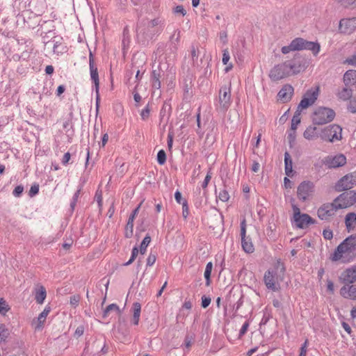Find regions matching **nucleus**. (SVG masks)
<instances>
[{"label": "nucleus", "instance_id": "obj_1", "mask_svg": "<svg viewBox=\"0 0 356 356\" xmlns=\"http://www.w3.org/2000/svg\"><path fill=\"white\" fill-rule=\"evenodd\" d=\"M306 68L305 61L300 56L275 65L269 72L272 81H280L292 74H296Z\"/></svg>", "mask_w": 356, "mask_h": 356}, {"label": "nucleus", "instance_id": "obj_2", "mask_svg": "<svg viewBox=\"0 0 356 356\" xmlns=\"http://www.w3.org/2000/svg\"><path fill=\"white\" fill-rule=\"evenodd\" d=\"M165 26V19L158 17L152 19H146L140 22L136 27V36L139 41L143 42L159 35Z\"/></svg>", "mask_w": 356, "mask_h": 356}, {"label": "nucleus", "instance_id": "obj_3", "mask_svg": "<svg viewBox=\"0 0 356 356\" xmlns=\"http://www.w3.org/2000/svg\"><path fill=\"white\" fill-rule=\"evenodd\" d=\"M356 257V236H350L341 242L331 255L332 261L348 263Z\"/></svg>", "mask_w": 356, "mask_h": 356}, {"label": "nucleus", "instance_id": "obj_4", "mask_svg": "<svg viewBox=\"0 0 356 356\" xmlns=\"http://www.w3.org/2000/svg\"><path fill=\"white\" fill-rule=\"evenodd\" d=\"M291 47L293 51L309 50L314 56H316L321 50V45L318 42L307 41L302 38L293 40L291 42Z\"/></svg>", "mask_w": 356, "mask_h": 356}, {"label": "nucleus", "instance_id": "obj_5", "mask_svg": "<svg viewBox=\"0 0 356 356\" xmlns=\"http://www.w3.org/2000/svg\"><path fill=\"white\" fill-rule=\"evenodd\" d=\"M334 111L329 108L319 107L313 113L312 121L315 124H327L334 118Z\"/></svg>", "mask_w": 356, "mask_h": 356}, {"label": "nucleus", "instance_id": "obj_6", "mask_svg": "<svg viewBox=\"0 0 356 356\" xmlns=\"http://www.w3.org/2000/svg\"><path fill=\"white\" fill-rule=\"evenodd\" d=\"M341 132L342 128L339 125L333 124L323 129L320 137L323 140L333 143L341 140Z\"/></svg>", "mask_w": 356, "mask_h": 356}, {"label": "nucleus", "instance_id": "obj_7", "mask_svg": "<svg viewBox=\"0 0 356 356\" xmlns=\"http://www.w3.org/2000/svg\"><path fill=\"white\" fill-rule=\"evenodd\" d=\"M232 104L230 86H223L219 91V95L216 103V109L221 112H225Z\"/></svg>", "mask_w": 356, "mask_h": 356}, {"label": "nucleus", "instance_id": "obj_8", "mask_svg": "<svg viewBox=\"0 0 356 356\" xmlns=\"http://www.w3.org/2000/svg\"><path fill=\"white\" fill-rule=\"evenodd\" d=\"M334 202L339 209L348 208L356 203V192L350 191L343 193Z\"/></svg>", "mask_w": 356, "mask_h": 356}, {"label": "nucleus", "instance_id": "obj_9", "mask_svg": "<svg viewBox=\"0 0 356 356\" xmlns=\"http://www.w3.org/2000/svg\"><path fill=\"white\" fill-rule=\"evenodd\" d=\"M319 93V88L315 87L308 90L302 97L300 104H298V109L302 110L313 105L318 98Z\"/></svg>", "mask_w": 356, "mask_h": 356}, {"label": "nucleus", "instance_id": "obj_10", "mask_svg": "<svg viewBox=\"0 0 356 356\" xmlns=\"http://www.w3.org/2000/svg\"><path fill=\"white\" fill-rule=\"evenodd\" d=\"M293 220L298 228L303 229L309 224H313V219L307 213H301L296 205H293Z\"/></svg>", "mask_w": 356, "mask_h": 356}, {"label": "nucleus", "instance_id": "obj_11", "mask_svg": "<svg viewBox=\"0 0 356 356\" xmlns=\"http://www.w3.org/2000/svg\"><path fill=\"white\" fill-rule=\"evenodd\" d=\"M106 353L105 343L102 340H96L91 346L88 344L85 348L82 356H100L101 353Z\"/></svg>", "mask_w": 356, "mask_h": 356}, {"label": "nucleus", "instance_id": "obj_12", "mask_svg": "<svg viewBox=\"0 0 356 356\" xmlns=\"http://www.w3.org/2000/svg\"><path fill=\"white\" fill-rule=\"evenodd\" d=\"M356 185V175L349 173L341 177L335 185V190L341 192L352 188Z\"/></svg>", "mask_w": 356, "mask_h": 356}, {"label": "nucleus", "instance_id": "obj_13", "mask_svg": "<svg viewBox=\"0 0 356 356\" xmlns=\"http://www.w3.org/2000/svg\"><path fill=\"white\" fill-rule=\"evenodd\" d=\"M241 227V246L243 250L246 253H252L254 250V247L250 237L246 236V221L243 219L240 224Z\"/></svg>", "mask_w": 356, "mask_h": 356}, {"label": "nucleus", "instance_id": "obj_14", "mask_svg": "<svg viewBox=\"0 0 356 356\" xmlns=\"http://www.w3.org/2000/svg\"><path fill=\"white\" fill-rule=\"evenodd\" d=\"M339 209L334 202L323 204L317 211L318 218L323 220H327L333 216Z\"/></svg>", "mask_w": 356, "mask_h": 356}, {"label": "nucleus", "instance_id": "obj_15", "mask_svg": "<svg viewBox=\"0 0 356 356\" xmlns=\"http://www.w3.org/2000/svg\"><path fill=\"white\" fill-rule=\"evenodd\" d=\"M264 281L268 289L277 291L280 289L277 282V273L275 270H268L264 277Z\"/></svg>", "mask_w": 356, "mask_h": 356}, {"label": "nucleus", "instance_id": "obj_16", "mask_svg": "<svg viewBox=\"0 0 356 356\" xmlns=\"http://www.w3.org/2000/svg\"><path fill=\"white\" fill-rule=\"evenodd\" d=\"M314 185L312 181H305L298 187L297 193L300 200L305 201L313 193Z\"/></svg>", "mask_w": 356, "mask_h": 356}, {"label": "nucleus", "instance_id": "obj_17", "mask_svg": "<svg viewBox=\"0 0 356 356\" xmlns=\"http://www.w3.org/2000/svg\"><path fill=\"white\" fill-rule=\"evenodd\" d=\"M323 163L329 168H337L346 163V158L342 154L327 156L325 158Z\"/></svg>", "mask_w": 356, "mask_h": 356}, {"label": "nucleus", "instance_id": "obj_18", "mask_svg": "<svg viewBox=\"0 0 356 356\" xmlns=\"http://www.w3.org/2000/svg\"><path fill=\"white\" fill-rule=\"evenodd\" d=\"M339 29L340 32L346 34L354 32L356 30V17L341 19Z\"/></svg>", "mask_w": 356, "mask_h": 356}, {"label": "nucleus", "instance_id": "obj_19", "mask_svg": "<svg viewBox=\"0 0 356 356\" xmlns=\"http://www.w3.org/2000/svg\"><path fill=\"white\" fill-rule=\"evenodd\" d=\"M141 203L132 211L129 216L127 225L124 229V236L127 238H130L133 236L134 232V222L136 216L138 215Z\"/></svg>", "mask_w": 356, "mask_h": 356}, {"label": "nucleus", "instance_id": "obj_20", "mask_svg": "<svg viewBox=\"0 0 356 356\" xmlns=\"http://www.w3.org/2000/svg\"><path fill=\"white\" fill-rule=\"evenodd\" d=\"M293 91V88L291 85L286 84L279 91L277 96L283 102H286L291 99Z\"/></svg>", "mask_w": 356, "mask_h": 356}, {"label": "nucleus", "instance_id": "obj_21", "mask_svg": "<svg viewBox=\"0 0 356 356\" xmlns=\"http://www.w3.org/2000/svg\"><path fill=\"white\" fill-rule=\"evenodd\" d=\"M344 282L353 283L356 282V266L346 269L341 275Z\"/></svg>", "mask_w": 356, "mask_h": 356}, {"label": "nucleus", "instance_id": "obj_22", "mask_svg": "<svg viewBox=\"0 0 356 356\" xmlns=\"http://www.w3.org/2000/svg\"><path fill=\"white\" fill-rule=\"evenodd\" d=\"M340 293L345 298L356 300V285L343 286L340 290Z\"/></svg>", "mask_w": 356, "mask_h": 356}, {"label": "nucleus", "instance_id": "obj_23", "mask_svg": "<svg viewBox=\"0 0 356 356\" xmlns=\"http://www.w3.org/2000/svg\"><path fill=\"white\" fill-rule=\"evenodd\" d=\"M343 83L346 87L355 86L356 88V71L350 70L345 72L343 75Z\"/></svg>", "mask_w": 356, "mask_h": 356}, {"label": "nucleus", "instance_id": "obj_24", "mask_svg": "<svg viewBox=\"0 0 356 356\" xmlns=\"http://www.w3.org/2000/svg\"><path fill=\"white\" fill-rule=\"evenodd\" d=\"M163 72L161 71L158 67L157 69H154L151 75V81L152 87L154 89H159L161 88L160 78L161 77Z\"/></svg>", "mask_w": 356, "mask_h": 356}, {"label": "nucleus", "instance_id": "obj_25", "mask_svg": "<svg viewBox=\"0 0 356 356\" xmlns=\"http://www.w3.org/2000/svg\"><path fill=\"white\" fill-rule=\"evenodd\" d=\"M47 292L42 285H38L35 289V299L38 304H42L46 298Z\"/></svg>", "mask_w": 356, "mask_h": 356}, {"label": "nucleus", "instance_id": "obj_26", "mask_svg": "<svg viewBox=\"0 0 356 356\" xmlns=\"http://www.w3.org/2000/svg\"><path fill=\"white\" fill-rule=\"evenodd\" d=\"M285 173L288 177L293 176V162L289 152L284 153Z\"/></svg>", "mask_w": 356, "mask_h": 356}, {"label": "nucleus", "instance_id": "obj_27", "mask_svg": "<svg viewBox=\"0 0 356 356\" xmlns=\"http://www.w3.org/2000/svg\"><path fill=\"white\" fill-rule=\"evenodd\" d=\"M90 77L95 86V90L97 94L99 91V75L97 72V68L95 65H90Z\"/></svg>", "mask_w": 356, "mask_h": 356}, {"label": "nucleus", "instance_id": "obj_28", "mask_svg": "<svg viewBox=\"0 0 356 356\" xmlns=\"http://www.w3.org/2000/svg\"><path fill=\"white\" fill-rule=\"evenodd\" d=\"M303 136L309 140H314L318 138V135L316 132V127L312 126L307 127L303 133Z\"/></svg>", "mask_w": 356, "mask_h": 356}, {"label": "nucleus", "instance_id": "obj_29", "mask_svg": "<svg viewBox=\"0 0 356 356\" xmlns=\"http://www.w3.org/2000/svg\"><path fill=\"white\" fill-rule=\"evenodd\" d=\"M132 308L134 311L133 323L134 325H137L140 319L141 305L139 302H134Z\"/></svg>", "mask_w": 356, "mask_h": 356}, {"label": "nucleus", "instance_id": "obj_30", "mask_svg": "<svg viewBox=\"0 0 356 356\" xmlns=\"http://www.w3.org/2000/svg\"><path fill=\"white\" fill-rule=\"evenodd\" d=\"M51 311V309L49 307H46L44 310L39 314L38 317V325H37L36 328H40L42 327V325L44 324L47 316L49 314Z\"/></svg>", "mask_w": 356, "mask_h": 356}, {"label": "nucleus", "instance_id": "obj_31", "mask_svg": "<svg viewBox=\"0 0 356 356\" xmlns=\"http://www.w3.org/2000/svg\"><path fill=\"white\" fill-rule=\"evenodd\" d=\"M345 223L348 229L351 228L356 223V214L355 213H348L346 216Z\"/></svg>", "mask_w": 356, "mask_h": 356}, {"label": "nucleus", "instance_id": "obj_32", "mask_svg": "<svg viewBox=\"0 0 356 356\" xmlns=\"http://www.w3.org/2000/svg\"><path fill=\"white\" fill-rule=\"evenodd\" d=\"M337 96L342 100L349 99L352 96V90L348 88H343L338 92Z\"/></svg>", "mask_w": 356, "mask_h": 356}, {"label": "nucleus", "instance_id": "obj_33", "mask_svg": "<svg viewBox=\"0 0 356 356\" xmlns=\"http://www.w3.org/2000/svg\"><path fill=\"white\" fill-rule=\"evenodd\" d=\"M112 312H115L116 313L120 312L119 307L116 304H111L106 307L103 312V318H107Z\"/></svg>", "mask_w": 356, "mask_h": 356}, {"label": "nucleus", "instance_id": "obj_34", "mask_svg": "<svg viewBox=\"0 0 356 356\" xmlns=\"http://www.w3.org/2000/svg\"><path fill=\"white\" fill-rule=\"evenodd\" d=\"M213 268V264L211 262H209L207 264L205 271L204 273V278L206 280V284L209 286L211 282V274Z\"/></svg>", "mask_w": 356, "mask_h": 356}, {"label": "nucleus", "instance_id": "obj_35", "mask_svg": "<svg viewBox=\"0 0 356 356\" xmlns=\"http://www.w3.org/2000/svg\"><path fill=\"white\" fill-rule=\"evenodd\" d=\"M300 123V110H297L291 120V129L296 130L298 125Z\"/></svg>", "mask_w": 356, "mask_h": 356}, {"label": "nucleus", "instance_id": "obj_36", "mask_svg": "<svg viewBox=\"0 0 356 356\" xmlns=\"http://www.w3.org/2000/svg\"><path fill=\"white\" fill-rule=\"evenodd\" d=\"M151 242V237L147 234L145 236L140 246V252L144 254L146 252L147 248Z\"/></svg>", "mask_w": 356, "mask_h": 356}, {"label": "nucleus", "instance_id": "obj_37", "mask_svg": "<svg viewBox=\"0 0 356 356\" xmlns=\"http://www.w3.org/2000/svg\"><path fill=\"white\" fill-rule=\"evenodd\" d=\"M10 334L9 330L4 324H0V341H5Z\"/></svg>", "mask_w": 356, "mask_h": 356}, {"label": "nucleus", "instance_id": "obj_38", "mask_svg": "<svg viewBox=\"0 0 356 356\" xmlns=\"http://www.w3.org/2000/svg\"><path fill=\"white\" fill-rule=\"evenodd\" d=\"M180 37H181L180 30H179V29L175 30L174 33L170 36V41H171L172 44H175V46H176L179 42Z\"/></svg>", "mask_w": 356, "mask_h": 356}, {"label": "nucleus", "instance_id": "obj_39", "mask_svg": "<svg viewBox=\"0 0 356 356\" xmlns=\"http://www.w3.org/2000/svg\"><path fill=\"white\" fill-rule=\"evenodd\" d=\"M150 106L147 104L145 107L140 111V116L143 120H147L150 114Z\"/></svg>", "mask_w": 356, "mask_h": 356}, {"label": "nucleus", "instance_id": "obj_40", "mask_svg": "<svg viewBox=\"0 0 356 356\" xmlns=\"http://www.w3.org/2000/svg\"><path fill=\"white\" fill-rule=\"evenodd\" d=\"M166 161V154L164 150L161 149L157 154V162L160 165H163Z\"/></svg>", "mask_w": 356, "mask_h": 356}, {"label": "nucleus", "instance_id": "obj_41", "mask_svg": "<svg viewBox=\"0 0 356 356\" xmlns=\"http://www.w3.org/2000/svg\"><path fill=\"white\" fill-rule=\"evenodd\" d=\"M218 197L219 198L220 200H221L222 202H227L229 199V195L227 192V191L226 189H223L222 190L218 195Z\"/></svg>", "mask_w": 356, "mask_h": 356}, {"label": "nucleus", "instance_id": "obj_42", "mask_svg": "<svg viewBox=\"0 0 356 356\" xmlns=\"http://www.w3.org/2000/svg\"><path fill=\"white\" fill-rule=\"evenodd\" d=\"M8 310L9 307L6 302L3 298H0V314H5Z\"/></svg>", "mask_w": 356, "mask_h": 356}, {"label": "nucleus", "instance_id": "obj_43", "mask_svg": "<svg viewBox=\"0 0 356 356\" xmlns=\"http://www.w3.org/2000/svg\"><path fill=\"white\" fill-rule=\"evenodd\" d=\"M198 56H199V54H198L197 49H195V47L194 46H192L191 50V58L193 61V65H195L197 63Z\"/></svg>", "mask_w": 356, "mask_h": 356}, {"label": "nucleus", "instance_id": "obj_44", "mask_svg": "<svg viewBox=\"0 0 356 356\" xmlns=\"http://www.w3.org/2000/svg\"><path fill=\"white\" fill-rule=\"evenodd\" d=\"M80 192H81V189L77 190L72 197V200L70 203V207L72 210L74 209V207L76 206V204L78 201V199H79V197L80 195Z\"/></svg>", "mask_w": 356, "mask_h": 356}, {"label": "nucleus", "instance_id": "obj_45", "mask_svg": "<svg viewBox=\"0 0 356 356\" xmlns=\"http://www.w3.org/2000/svg\"><path fill=\"white\" fill-rule=\"evenodd\" d=\"M173 13L175 15H180L181 16H184L186 14V10L184 9L183 6L179 5V6H177L173 9Z\"/></svg>", "mask_w": 356, "mask_h": 356}, {"label": "nucleus", "instance_id": "obj_46", "mask_svg": "<svg viewBox=\"0 0 356 356\" xmlns=\"http://www.w3.org/2000/svg\"><path fill=\"white\" fill-rule=\"evenodd\" d=\"M348 109L352 113H356V98L350 99L348 105Z\"/></svg>", "mask_w": 356, "mask_h": 356}, {"label": "nucleus", "instance_id": "obj_47", "mask_svg": "<svg viewBox=\"0 0 356 356\" xmlns=\"http://www.w3.org/2000/svg\"><path fill=\"white\" fill-rule=\"evenodd\" d=\"M189 214V209L188 202L184 200L182 202V215L184 218H186Z\"/></svg>", "mask_w": 356, "mask_h": 356}, {"label": "nucleus", "instance_id": "obj_48", "mask_svg": "<svg viewBox=\"0 0 356 356\" xmlns=\"http://www.w3.org/2000/svg\"><path fill=\"white\" fill-rule=\"evenodd\" d=\"M230 59L229 53L227 49H225L222 50V62L224 65H227L229 60Z\"/></svg>", "mask_w": 356, "mask_h": 356}, {"label": "nucleus", "instance_id": "obj_49", "mask_svg": "<svg viewBox=\"0 0 356 356\" xmlns=\"http://www.w3.org/2000/svg\"><path fill=\"white\" fill-rule=\"evenodd\" d=\"M156 260V256L155 254L150 253L147 259V266H152L154 264Z\"/></svg>", "mask_w": 356, "mask_h": 356}, {"label": "nucleus", "instance_id": "obj_50", "mask_svg": "<svg viewBox=\"0 0 356 356\" xmlns=\"http://www.w3.org/2000/svg\"><path fill=\"white\" fill-rule=\"evenodd\" d=\"M250 326L249 321H246L243 325H242L240 331H239V337H243L247 332L248 327Z\"/></svg>", "mask_w": 356, "mask_h": 356}, {"label": "nucleus", "instance_id": "obj_51", "mask_svg": "<svg viewBox=\"0 0 356 356\" xmlns=\"http://www.w3.org/2000/svg\"><path fill=\"white\" fill-rule=\"evenodd\" d=\"M39 192V185L38 184H33L31 186L30 190H29V196L33 197L35 195H37Z\"/></svg>", "mask_w": 356, "mask_h": 356}, {"label": "nucleus", "instance_id": "obj_52", "mask_svg": "<svg viewBox=\"0 0 356 356\" xmlns=\"http://www.w3.org/2000/svg\"><path fill=\"white\" fill-rule=\"evenodd\" d=\"M24 191V187L22 185L17 186L13 191L15 197H19Z\"/></svg>", "mask_w": 356, "mask_h": 356}, {"label": "nucleus", "instance_id": "obj_53", "mask_svg": "<svg viewBox=\"0 0 356 356\" xmlns=\"http://www.w3.org/2000/svg\"><path fill=\"white\" fill-rule=\"evenodd\" d=\"M211 179V172L209 171L204 178V181L202 184V187L206 188Z\"/></svg>", "mask_w": 356, "mask_h": 356}, {"label": "nucleus", "instance_id": "obj_54", "mask_svg": "<svg viewBox=\"0 0 356 356\" xmlns=\"http://www.w3.org/2000/svg\"><path fill=\"white\" fill-rule=\"evenodd\" d=\"M80 301V297L79 296H72L70 297V305L76 307Z\"/></svg>", "mask_w": 356, "mask_h": 356}, {"label": "nucleus", "instance_id": "obj_55", "mask_svg": "<svg viewBox=\"0 0 356 356\" xmlns=\"http://www.w3.org/2000/svg\"><path fill=\"white\" fill-rule=\"evenodd\" d=\"M211 298L209 297H207L203 296L202 297V307L203 308H207L211 303Z\"/></svg>", "mask_w": 356, "mask_h": 356}, {"label": "nucleus", "instance_id": "obj_56", "mask_svg": "<svg viewBox=\"0 0 356 356\" xmlns=\"http://www.w3.org/2000/svg\"><path fill=\"white\" fill-rule=\"evenodd\" d=\"M307 345H308V340L307 339L300 348V353L299 356H306Z\"/></svg>", "mask_w": 356, "mask_h": 356}, {"label": "nucleus", "instance_id": "obj_57", "mask_svg": "<svg viewBox=\"0 0 356 356\" xmlns=\"http://www.w3.org/2000/svg\"><path fill=\"white\" fill-rule=\"evenodd\" d=\"M323 235L324 238L327 240H330L333 237V233L332 231L330 229H324L323 232Z\"/></svg>", "mask_w": 356, "mask_h": 356}, {"label": "nucleus", "instance_id": "obj_58", "mask_svg": "<svg viewBox=\"0 0 356 356\" xmlns=\"http://www.w3.org/2000/svg\"><path fill=\"white\" fill-rule=\"evenodd\" d=\"M51 43H53V51L55 54H58L60 51L58 50V47L60 43L58 41H56L55 40H54L51 42H47V44H50Z\"/></svg>", "mask_w": 356, "mask_h": 356}, {"label": "nucleus", "instance_id": "obj_59", "mask_svg": "<svg viewBox=\"0 0 356 356\" xmlns=\"http://www.w3.org/2000/svg\"><path fill=\"white\" fill-rule=\"evenodd\" d=\"M84 333V327L83 325H79L76 327L74 335L77 337L82 336Z\"/></svg>", "mask_w": 356, "mask_h": 356}, {"label": "nucleus", "instance_id": "obj_60", "mask_svg": "<svg viewBox=\"0 0 356 356\" xmlns=\"http://www.w3.org/2000/svg\"><path fill=\"white\" fill-rule=\"evenodd\" d=\"M70 158H71V154H70V152H66L64 154L63 159H62L63 165H66L68 163L69 161L70 160Z\"/></svg>", "mask_w": 356, "mask_h": 356}, {"label": "nucleus", "instance_id": "obj_61", "mask_svg": "<svg viewBox=\"0 0 356 356\" xmlns=\"http://www.w3.org/2000/svg\"><path fill=\"white\" fill-rule=\"evenodd\" d=\"M175 198L177 203L181 204L184 200L182 199L181 194L179 191H176L175 193Z\"/></svg>", "mask_w": 356, "mask_h": 356}, {"label": "nucleus", "instance_id": "obj_62", "mask_svg": "<svg viewBox=\"0 0 356 356\" xmlns=\"http://www.w3.org/2000/svg\"><path fill=\"white\" fill-rule=\"evenodd\" d=\"M293 51V50L292 49V47H291V43L288 46L282 47L281 49V51L284 54H289L290 51Z\"/></svg>", "mask_w": 356, "mask_h": 356}, {"label": "nucleus", "instance_id": "obj_63", "mask_svg": "<svg viewBox=\"0 0 356 356\" xmlns=\"http://www.w3.org/2000/svg\"><path fill=\"white\" fill-rule=\"evenodd\" d=\"M327 291H329L331 293H334V284L331 280L327 281Z\"/></svg>", "mask_w": 356, "mask_h": 356}, {"label": "nucleus", "instance_id": "obj_64", "mask_svg": "<svg viewBox=\"0 0 356 356\" xmlns=\"http://www.w3.org/2000/svg\"><path fill=\"white\" fill-rule=\"evenodd\" d=\"M227 33L225 31H221L219 34L220 40L224 43H227Z\"/></svg>", "mask_w": 356, "mask_h": 356}]
</instances>
